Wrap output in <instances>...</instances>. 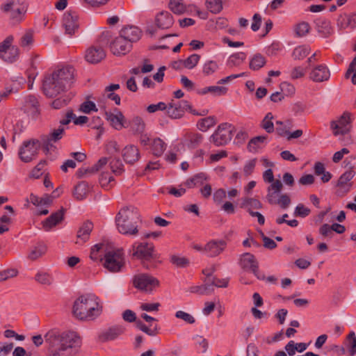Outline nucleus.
I'll return each instance as SVG.
<instances>
[{"mask_svg":"<svg viewBox=\"0 0 356 356\" xmlns=\"http://www.w3.org/2000/svg\"><path fill=\"white\" fill-rule=\"evenodd\" d=\"M168 6L172 12L178 15L195 12L200 15L202 13L196 6L193 4L186 5L184 0H170Z\"/></svg>","mask_w":356,"mask_h":356,"instance_id":"18","label":"nucleus"},{"mask_svg":"<svg viewBox=\"0 0 356 356\" xmlns=\"http://www.w3.org/2000/svg\"><path fill=\"white\" fill-rule=\"evenodd\" d=\"M343 344L349 356H354L356 354V336L353 331L350 332L346 336Z\"/></svg>","mask_w":356,"mask_h":356,"instance_id":"38","label":"nucleus"},{"mask_svg":"<svg viewBox=\"0 0 356 356\" xmlns=\"http://www.w3.org/2000/svg\"><path fill=\"white\" fill-rule=\"evenodd\" d=\"M106 119L109 122L111 126L115 129L120 131L126 127V120L123 113L118 109L105 113Z\"/></svg>","mask_w":356,"mask_h":356,"instance_id":"17","label":"nucleus"},{"mask_svg":"<svg viewBox=\"0 0 356 356\" xmlns=\"http://www.w3.org/2000/svg\"><path fill=\"white\" fill-rule=\"evenodd\" d=\"M350 123V113L348 112H344L337 120L332 121L331 122V128L333 129L334 135H344L349 132V125Z\"/></svg>","mask_w":356,"mask_h":356,"instance_id":"15","label":"nucleus"},{"mask_svg":"<svg viewBox=\"0 0 356 356\" xmlns=\"http://www.w3.org/2000/svg\"><path fill=\"white\" fill-rule=\"evenodd\" d=\"M62 25L66 35L70 37L75 35L79 28V18L77 13L74 10H68L65 13L63 17Z\"/></svg>","mask_w":356,"mask_h":356,"instance_id":"12","label":"nucleus"},{"mask_svg":"<svg viewBox=\"0 0 356 356\" xmlns=\"http://www.w3.org/2000/svg\"><path fill=\"white\" fill-rule=\"evenodd\" d=\"M109 167L111 172L115 175H120L124 172V165L120 159H111L109 163Z\"/></svg>","mask_w":356,"mask_h":356,"instance_id":"50","label":"nucleus"},{"mask_svg":"<svg viewBox=\"0 0 356 356\" xmlns=\"http://www.w3.org/2000/svg\"><path fill=\"white\" fill-rule=\"evenodd\" d=\"M47 165L46 161H41L38 165L32 170L31 177L35 179H38L44 170V167Z\"/></svg>","mask_w":356,"mask_h":356,"instance_id":"60","label":"nucleus"},{"mask_svg":"<svg viewBox=\"0 0 356 356\" xmlns=\"http://www.w3.org/2000/svg\"><path fill=\"white\" fill-rule=\"evenodd\" d=\"M317 32L320 36L324 38H329L334 33V28L329 20L323 19L316 25Z\"/></svg>","mask_w":356,"mask_h":356,"instance_id":"33","label":"nucleus"},{"mask_svg":"<svg viewBox=\"0 0 356 356\" xmlns=\"http://www.w3.org/2000/svg\"><path fill=\"white\" fill-rule=\"evenodd\" d=\"M266 63V58L261 54L257 53L250 58L249 68L257 71L263 67Z\"/></svg>","mask_w":356,"mask_h":356,"instance_id":"39","label":"nucleus"},{"mask_svg":"<svg viewBox=\"0 0 356 356\" xmlns=\"http://www.w3.org/2000/svg\"><path fill=\"white\" fill-rule=\"evenodd\" d=\"M105 57V51L99 45H93L86 51V60L90 63H98Z\"/></svg>","mask_w":356,"mask_h":356,"instance_id":"25","label":"nucleus"},{"mask_svg":"<svg viewBox=\"0 0 356 356\" xmlns=\"http://www.w3.org/2000/svg\"><path fill=\"white\" fill-rule=\"evenodd\" d=\"M124 128H129L134 135H140L145 130V123L141 117L134 115L128 122H126Z\"/></svg>","mask_w":356,"mask_h":356,"instance_id":"29","label":"nucleus"},{"mask_svg":"<svg viewBox=\"0 0 356 356\" xmlns=\"http://www.w3.org/2000/svg\"><path fill=\"white\" fill-rule=\"evenodd\" d=\"M99 184L104 189L109 190L115 184V181L110 172L102 171L99 177Z\"/></svg>","mask_w":356,"mask_h":356,"instance_id":"43","label":"nucleus"},{"mask_svg":"<svg viewBox=\"0 0 356 356\" xmlns=\"http://www.w3.org/2000/svg\"><path fill=\"white\" fill-rule=\"evenodd\" d=\"M41 146V141L36 139L24 141L18 152L19 159L24 163L31 162L37 156Z\"/></svg>","mask_w":356,"mask_h":356,"instance_id":"10","label":"nucleus"},{"mask_svg":"<svg viewBox=\"0 0 356 356\" xmlns=\"http://www.w3.org/2000/svg\"><path fill=\"white\" fill-rule=\"evenodd\" d=\"M124 332L122 325H113L99 332L97 339L101 343H106L117 339Z\"/></svg>","mask_w":356,"mask_h":356,"instance_id":"16","label":"nucleus"},{"mask_svg":"<svg viewBox=\"0 0 356 356\" xmlns=\"http://www.w3.org/2000/svg\"><path fill=\"white\" fill-rule=\"evenodd\" d=\"M355 175V172L354 170V166H350V168L340 176L336 186V194L337 196L343 197L350 191L353 186L351 180Z\"/></svg>","mask_w":356,"mask_h":356,"instance_id":"11","label":"nucleus"},{"mask_svg":"<svg viewBox=\"0 0 356 356\" xmlns=\"http://www.w3.org/2000/svg\"><path fill=\"white\" fill-rule=\"evenodd\" d=\"M93 229V225L90 221L83 222L77 231L76 239L75 243L79 245H83L87 242Z\"/></svg>","mask_w":356,"mask_h":356,"instance_id":"26","label":"nucleus"},{"mask_svg":"<svg viewBox=\"0 0 356 356\" xmlns=\"http://www.w3.org/2000/svg\"><path fill=\"white\" fill-rule=\"evenodd\" d=\"M247 55L244 52H237L231 55L227 61V65L229 67L239 66L246 59Z\"/></svg>","mask_w":356,"mask_h":356,"instance_id":"44","label":"nucleus"},{"mask_svg":"<svg viewBox=\"0 0 356 356\" xmlns=\"http://www.w3.org/2000/svg\"><path fill=\"white\" fill-rule=\"evenodd\" d=\"M108 245L104 243H99L95 245L90 251V257L92 260L95 261H102V254L106 253Z\"/></svg>","mask_w":356,"mask_h":356,"instance_id":"40","label":"nucleus"},{"mask_svg":"<svg viewBox=\"0 0 356 356\" xmlns=\"http://www.w3.org/2000/svg\"><path fill=\"white\" fill-rule=\"evenodd\" d=\"M47 252V245L44 243H38L31 248L28 259L31 261H35L43 257Z\"/></svg>","mask_w":356,"mask_h":356,"instance_id":"34","label":"nucleus"},{"mask_svg":"<svg viewBox=\"0 0 356 356\" xmlns=\"http://www.w3.org/2000/svg\"><path fill=\"white\" fill-rule=\"evenodd\" d=\"M35 280L38 283L44 286H51L54 282L53 275L49 272L42 270L38 271L35 274Z\"/></svg>","mask_w":356,"mask_h":356,"instance_id":"41","label":"nucleus"},{"mask_svg":"<svg viewBox=\"0 0 356 356\" xmlns=\"http://www.w3.org/2000/svg\"><path fill=\"white\" fill-rule=\"evenodd\" d=\"M107 163V158L102 157L91 168H88L86 169H79L77 173L79 174V177H81L83 176L84 175L92 174L99 170H102V169L106 165Z\"/></svg>","mask_w":356,"mask_h":356,"instance_id":"35","label":"nucleus"},{"mask_svg":"<svg viewBox=\"0 0 356 356\" xmlns=\"http://www.w3.org/2000/svg\"><path fill=\"white\" fill-rule=\"evenodd\" d=\"M226 246L227 243L223 240H212L204 246V253L209 257H217L224 251Z\"/></svg>","mask_w":356,"mask_h":356,"instance_id":"23","label":"nucleus"},{"mask_svg":"<svg viewBox=\"0 0 356 356\" xmlns=\"http://www.w3.org/2000/svg\"><path fill=\"white\" fill-rule=\"evenodd\" d=\"M110 48L114 55L120 56L129 52L132 48V44L119 34L111 42Z\"/></svg>","mask_w":356,"mask_h":356,"instance_id":"19","label":"nucleus"},{"mask_svg":"<svg viewBox=\"0 0 356 356\" xmlns=\"http://www.w3.org/2000/svg\"><path fill=\"white\" fill-rule=\"evenodd\" d=\"M120 34L132 44L133 42L140 40L142 33L137 26H127L120 30Z\"/></svg>","mask_w":356,"mask_h":356,"instance_id":"27","label":"nucleus"},{"mask_svg":"<svg viewBox=\"0 0 356 356\" xmlns=\"http://www.w3.org/2000/svg\"><path fill=\"white\" fill-rule=\"evenodd\" d=\"M156 232L146 234L140 241H135L128 251L129 255L144 265L154 259Z\"/></svg>","mask_w":356,"mask_h":356,"instance_id":"4","label":"nucleus"},{"mask_svg":"<svg viewBox=\"0 0 356 356\" xmlns=\"http://www.w3.org/2000/svg\"><path fill=\"white\" fill-rule=\"evenodd\" d=\"M74 69L65 67L55 70L47 76L42 84L44 94L48 97H55L69 89L74 79Z\"/></svg>","mask_w":356,"mask_h":356,"instance_id":"2","label":"nucleus"},{"mask_svg":"<svg viewBox=\"0 0 356 356\" xmlns=\"http://www.w3.org/2000/svg\"><path fill=\"white\" fill-rule=\"evenodd\" d=\"M103 265L110 272L115 273L120 271L124 265L123 250L108 248L104 255Z\"/></svg>","mask_w":356,"mask_h":356,"instance_id":"9","label":"nucleus"},{"mask_svg":"<svg viewBox=\"0 0 356 356\" xmlns=\"http://www.w3.org/2000/svg\"><path fill=\"white\" fill-rule=\"evenodd\" d=\"M44 344L47 356H76L82 339L76 332L54 328L44 334Z\"/></svg>","mask_w":356,"mask_h":356,"instance_id":"1","label":"nucleus"},{"mask_svg":"<svg viewBox=\"0 0 356 356\" xmlns=\"http://www.w3.org/2000/svg\"><path fill=\"white\" fill-rule=\"evenodd\" d=\"M274 118L272 113H268L261 122V127L268 133H273L274 131V124L273 120Z\"/></svg>","mask_w":356,"mask_h":356,"instance_id":"52","label":"nucleus"},{"mask_svg":"<svg viewBox=\"0 0 356 356\" xmlns=\"http://www.w3.org/2000/svg\"><path fill=\"white\" fill-rule=\"evenodd\" d=\"M337 26L339 29H353L356 27V13L341 15L337 19Z\"/></svg>","mask_w":356,"mask_h":356,"instance_id":"31","label":"nucleus"},{"mask_svg":"<svg viewBox=\"0 0 356 356\" xmlns=\"http://www.w3.org/2000/svg\"><path fill=\"white\" fill-rule=\"evenodd\" d=\"M80 111L84 113H90L91 111H97L95 104L91 101H86L80 106Z\"/></svg>","mask_w":356,"mask_h":356,"instance_id":"63","label":"nucleus"},{"mask_svg":"<svg viewBox=\"0 0 356 356\" xmlns=\"http://www.w3.org/2000/svg\"><path fill=\"white\" fill-rule=\"evenodd\" d=\"M18 270L14 268H8L0 270V282H6L11 278L17 277Z\"/></svg>","mask_w":356,"mask_h":356,"instance_id":"54","label":"nucleus"},{"mask_svg":"<svg viewBox=\"0 0 356 356\" xmlns=\"http://www.w3.org/2000/svg\"><path fill=\"white\" fill-rule=\"evenodd\" d=\"M23 109L29 115L35 117L39 113V102L33 95H27L24 99Z\"/></svg>","mask_w":356,"mask_h":356,"instance_id":"28","label":"nucleus"},{"mask_svg":"<svg viewBox=\"0 0 356 356\" xmlns=\"http://www.w3.org/2000/svg\"><path fill=\"white\" fill-rule=\"evenodd\" d=\"M206 6L213 13H218L222 9L221 0H207Z\"/></svg>","mask_w":356,"mask_h":356,"instance_id":"58","label":"nucleus"},{"mask_svg":"<svg viewBox=\"0 0 356 356\" xmlns=\"http://www.w3.org/2000/svg\"><path fill=\"white\" fill-rule=\"evenodd\" d=\"M122 156L127 163L133 164L140 159L138 147L134 145L125 146L122 152Z\"/></svg>","mask_w":356,"mask_h":356,"instance_id":"30","label":"nucleus"},{"mask_svg":"<svg viewBox=\"0 0 356 356\" xmlns=\"http://www.w3.org/2000/svg\"><path fill=\"white\" fill-rule=\"evenodd\" d=\"M28 10L26 0H9L1 6V10L5 13L12 25L22 23Z\"/></svg>","mask_w":356,"mask_h":356,"instance_id":"6","label":"nucleus"},{"mask_svg":"<svg viewBox=\"0 0 356 356\" xmlns=\"http://www.w3.org/2000/svg\"><path fill=\"white\" fill-rule=\"evenodd\" d=\"M311 210L302 204H298L295 209L294 216L305 218L309 215Z\"/></svg>","mask_w":356,"mask_h":356,"instance_id":"62","label":"nucleus"},{"mask_svg":"<svg viewBox=\"0 0 356 356\" xmlns=\"http://www.w3.org/2000/svg\"><path fill=\"white\" fill-rule=\"evenodd\" d=\"M310 47L307 45L298 46L294 49L293 56L295 59L302 60L310 52Z\"/></svg>","mask_w":356,"mask_h":356,"instance_id":"53","label":"nucleus"},{"mask_svg":"<svg viewBox=\"0 0 356 356\" xmlns=\"http://www.w3.org/2000/svg\"><path fill=\"white\" fill-rule=\"evenodd\" d=\"M283 185L280 180L277 179L267 189L266 200L270 204L279 205L286 209L291 204L290 197L287 194H281Z\"/></svg>","mask_w":356,"mask_h":356,"instance_id":"7","label":"nucleus"},{"mask_svg":"<svg viewBox=\"0 0 356 356\" xmlns=\"http://www.w3.org/2000/svg\"><path fill=\"white\" fill-rule=\"evenodd\" d=\"M65 134V129L62 126H59L57 129H54L49 134L43 136L41 138V143L44 149L47 152L54 150L55 149L54 143L60 140Z\"/></svg>","mask_w":356,"mask_h":356,"instance_id":"13","label":"nucleus"},{"mask_svg":"<svg viewBox=\"0 0 356 356\" xmlns=\"http://www.w3.org/2000/svg\"><path fill=\"white\" fill-rule=\"evenodd\" d=\"M330 72L325 64H320L314 67L310 74L309 78L314 82H323L329 80Z\"/></svg>","mask_w":356,"mask_h":356,"instance_id":"22","label":"nucleus"},{"mask_svg":"<svg viewBox=\"0 0 356 356\" xmlns=\"http://www.w3.org/2000/svg\"><path fill=\"white\" fill-rule=\"evenodd\" d=\"M89 192V186L84 181L79 182L74 187L73 191L74 197L78 200L85 199Z\"/></svg>","mask_w":356,"mask_h":356,"instance_id":"42","label":"nucleus"},{"mask_svg":"<svg viewBox=\"0 0 356 356\" xmlns=\"http://www.w3.org/2000/svg\"><path fill=\"white\" fill-rule=\"evenodd\" d=\"M64 216L63 209L53 213L49 217L42 222V226L45 231H49L51 228L60 223Z\"/></svg>","mask_w":356,"mask_h":356,"instance_id":"32","label":"nucleus"},{"mask_svg":"<svg viewBox=\"0 0 356 356\" xmlns=\"http://www.w3.org/2000/svg\"><path fill=\"white\" fill-rule=\"evenodd\" d=\"M103 312V302L93 293L80 296L76 299L72 307L74 316L81 321H94Z\"/></svg>","mask_w":356,"mask_h":356,"instance_id":"3","label":"nucleus"},{"mask_svg":"<svg viewBox=\"0 0 356 356\" xmlns=\"http://www.w3.org/2000/svg\"><path fill=\"white\" fill-rule=\"evenodd\" d=\"M164 110L168 116L173 119L180 118L184 113V107L181 106L179 102H172L168 106L163 102L157 104V111L163 112Z\"/></svg>","mask_w":356,"mask_h":356,"instance_id":"20","label":"nucleus"},{"mask_svg":"<svg viewBox=\"0 0 356 356\" xmlns=\"http://www.w3.org/2000/svg\"><path fill=\"white\" fill-rule=\"evenodd\" d=\"M241 207L242 208H246L248 209V211L250 214V211H253L252 209H261L262 204L257 199L252 197H245L243 199Z\"/></svg>","mask_w":356,"mask_h":356,"instance_id":"45","label":"nucleus"},{"mask_svg":"<svg viewBox=\"0 0 356 356\" xmlns=\"http://www.w3.org/2000/svg\"><path fill=\"white\" fill-rule=\"evenodd\" d=\"M13 36L8 35L1 42H0V54H3L7 50H9L10 48L15 46L13 45Z\"/></svg>","mask_w":356,"mask_h":356,"instance_id":"61","label":"nucleus"},{"mask_svg":"<svg viewBox=\"0 0 356 356\" xmlns=\"http://www.w3.org/2000/svg\"><path fill=\"white\" fill-rule=\"evenodd\" d=\"M310 26L308 22H302L294 26V31L297 36L303 37L309 33Z\"/></svg>","mask_w":356,"mask_h":356,"instance_id":"56","label":"nucleus"},{"mask_svg":"<svg viewBox=\"0 0 356 356\" xmlns=\"http://www.w3.org/2000/svg\"><path fill=\"white\" fill-rule=\"evenodd\" d=\"M235 131L233 124L228 122L221 123L210 136L209 141L216 147L226 145L232 140Z\"/></svg>","mask_w":356,"mask_h":356,"instance_id":"8","label":"nucleus"},{"mask_svg":"<svg viewBox=\"0 0 356 356\" xmlns=\"http://www.w3.org/2000/svg\"><path fill=\"white\" fill-rule=\"evenodd\" d=\"M216 124V119L213 116H209L200 120L197 123V128L202 131H207L209 128Z\"/></svg>","mask_w":356,"mask_h":356,"instance_id":"49","label":"nucleus"},{"mask_svg":"<svg viewBox=\"0 0 356 356\" xmlns=\"http://www.w3.org/2000/svg\"><path fill=\"white\" fill-rule=\"evenodd\" d=\"M200 59V56L193 54L188 56L186 59L184 60V67L188 70L194 68L198 63Z\"/></svg>","mask_w":356,"mask_h":356,"instance_id":"59","label":"nucleus"},{"mask_svg":"<svg viewBox=\"0 0 356 356\" xmlns=\"http://www.w3.org/2000/svg\"><path fill=\"white\" fill-rule=\"evenodd\" d=\"M207 179V176L204 172H200L189 177L184 182V185L188 188H194L202 185L204 181Z\"/></svg>","mask_w":356,"mask_h":356,"instance_id":"37","label":"nucleus"},{"mask_svg":"<svg viewBox=\"0 0 356 356\" xmlns=\"http://www.w3.org/2000/svg\"><path fill=\"white\" fill-rule=\"evenodd\" d=\"M196 350L202 353H205L209 348V341L202 336L196 335L193 338Z\"/></svg>","mask_w":356,"mask_h":356,"instance_id":"48","label":"nucleus"},{"mask_svg":"<svg viewBox=\"0 0 356 356\" xmlns=\"http://www.w3.org/2000/svg\"><path fill=\"white\" fill-rule=\"evenodd\" d=\"M19 51L17 46H14L9 50L0 54V58L6 62L13 63L16 61L19 57Z\"/></svg>","mask_w":356,"mask_h":356,"instance_id":"46","label":"nucleus"},{"mask_svg":"<svg viewBox=\"0 0 356 356\" xmlns=\"http://www.w3.org/2000/svg\"><path fill=\"white\" fill-rule=\"evenodd\" d=\"M241 268L248 271H251L259 280H264L265 276L258 269V263L254 256L250 253H245L241 255L240 259Z\"/></svg>","mask_w":356,"mask_h":356,"instance_id":"14","label":"nucleus"},{"mask_svg":"<svg viewBox=\"0 0 356 356\" xmlns=\"http://www.w3.org/2000/svg\"><path fill=\"white\" fill-rule=\"evenodd\" d=\"M175 316L189 324H193L195 322V318L192 315L184 311H177L175 313Z\"/></svg>","mask_w":356,"mask_h":356,"instance_id":"64","label":"nucleus"},{"mask_svg":"<svg viewBox=\"0 0 356 356\" xmlns=\"http://www.w3.org/2000/svg\"><path fill=\"white\" fill-rule=\"evenodd\" d=\"M115 220L117 228L121 234L127 235L138 234L140 214L136 208L129 207L122 209L118 212Z\"/></svg>","mask_w":356,"mask_h":356,"instance_id":"5","label":"nucleus"},{"mask_svg":"<svg viewBox=\"0 0 356 356\" xmlns=\"http://www.w3.org/2000/svg\"><path fill=\"white\" fill-rule=\"evenodd\" d=\"M154 65L149 63L147 60L143 61L141 67H137L131 69L130 72L133 74L138 75L140 73H147L154 70Z\"/></svg>","mask_w":356,"mask_h":356,"instance_id":"57","label":"nucleus"},{"mask_svg":"<svg viewBox=\"0 0 356 356\" xmlns=\"http://www.w3.org/2000/svg\"><path fill=\"white\" fill-rule=\"evenodd\" d=\"M170 262L177 268H186L189 264V259L185 257L180 255H172L170 257Z\"/></svg>","mask_w":356,"mask_h":356,"instance_id":"51","label":"nucleus"},{"mask_svg":"<svg viewBox=\"0 0 356 356\" xmlns=\"http://www.w3.org/2000/svg\"><path fill=\"white\" fill-rule=\"evenodd\" d=\"M218 65L214 60H207L202 67V73L205 76H209L214 74L218 70Z\"/></svg>","mask_w":356,"mask_h":356,"instance_id":"55","label":"nucleus"},{"mask_svg":"<svg viewBox=\"0 0 356 356\" xmlns=\"http://www.w3.org/2000/svg\"><path fill=\"white\" fill-rule=\"evenodd\" d=\"M202 134L191 131H186L181 138L182 144L188 149H195L202 143Z\"/></svg>","mask_w":356,"mask_h":356,"instance_id":"21","label":"nucleus"},{"mask_svg":"<svg viewBox=\"0 0 356 356\" xmlns=\"http://www.w3.org/2000/svg\"><path fill=\"white\" fill-rule=\"evenodd\" d=\"M134 284L136 288L148 292L153 290L156 283L154 277L147 274H142L135 277Z\"/></svg>","mask_w":356,"mask_h":356,"instance_id":"24","label":"nucleus"},{"mask_svg":"<svg viewBox=\"0 0 356 356\" xmlns=\"http://www.w3.org/2000/svg\"><path fill=\"white\" fill-rule=\"evenodd\" d=\"M173 24V18L170 13L162 11L157 15V27L168 29Z\"/></svg>","mask_w":356,"mask_h":356,"instance_id":"36","label":"nucleus"},{"mask_svg":"<svg viewBox=\"0 0 356 356\" xmlns=\"http://www.w3.org/2000/svg\"><path fill=\"white\" fill-rule=\"evenodd\" d=\"M120 88L119 84H111L105 88L104 95L115 102L117 105L120 104V97L118 95L114 93V91Z\"/></svg>","mask_w":356,"mask_h":356,"instance_id":"47","label":"nucleus"}]
</instances>
